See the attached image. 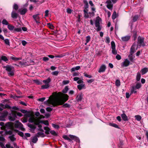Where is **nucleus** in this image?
Listing matches in <instances>:
<instances>
[{"label": "nucleus", "mask_w": 148, "mask_h": 148, "mask_svg": "<svg viewBox=\"0 0 148 148\" xmlns=\"http://www.w3.org/2000/svg\"><path fill=\"white\" fill-rule=\"evenodd\" d=\"M68 96L63 94L60 92L56 94L53 96H50L48 99L45 102L46 104L51 106H55L62 105L68 99Z\"/></svg>", "instance_id": "f257e3e1"}, {"label": "nucleus", "mask_w": 148, "mask_h": 148, "mask_svg": "<svg viewBox=\"0 0 148 148\" xmlns=\"http://www.w3.org/2000/svg\"><path fill=\"white\" fill-rule=\"evenodd\" d=\"M0 125L2 126L1 127V129L5 130L12 129L13 128L14 126L16 128H20L23 131L25 130V128L23 127L22 124L18 121H16L14 125L13 123L8 122L4 125L3 122H0Z\"/></svg>", "instance_id": "f03ea898"}, {"label": "nucleus", "mask_w": 148, "mask_h": 148, "mask_svg": "<svg viewBox=\"0 0 148 148\" xmlns=\"http://www.w3.org/2000/svg\"><path fill=\"white\" fill-rule=\"evenodd\" d=\"M5 68L9 76H11L14 75V69L13 66L8 65L5 66Z\"/></svg>", "instance_id": "7ed1b4c3"}, {"label": "nucleus", "mask_w": 148, "mask_h": 148, "mask_svg": "<svg viewBox=\"0 0 148 148\" xmlns=\"http://www.w3.org/2000/svg\"><path fill=\"white\" fill-rule=\"evenodd\" d=\"M51 79L50 77H48L47 79L44 80L42 81L43 83H45V85H43L41 86V88L42 89H45L48 88L49 86V83L50 82Z\"/></svg>", "instance_id": "20e7f679"}, {"label": "nucleus", "mask_w": 148, "mask_h": 148, "mask_svg": "<svg viewBox=\"0 0 148 148\" xmlns=\"http://www.w3.org/2000/svg\"><path fill=\"white\" fill-rule=\"evenodd\" d=\"M63 138L66 140H68L69 141H71L74 139V136L70 135L69 136L66 135H64L63 136Z\"/></svg>", "instance_id": "39448f33"}, {"label": "nucleus", "mask_w": 148, "mask_h": 148, "mask_svg": "<svg viewBox=\"0 0 148 148\" xmlns=\"http://www.w3.org/2000/svg\"><path fill=\"white\" fill-rule=\"evenodd\" d=\"M34 116L31 117L29 119V121L30 123H34L35 124H38V120Z\"/></svg>", "instance_id": "423d86ee"}, {"label": "nucleus", "mask_w": 148, "mask_h": 148, "mask_svg": "<svg viewBox=\"0 0 148 148\" xmlns=\"http://www.w3.org/2000/svg\"><path fill=\"white\" fill-rule=\"evenodd\" d=\"M144 38L140 36H139L138 39V42L140 44L139 46H140L142 45H143V44L144 43Z\"/></svg>", "instance_id": "0eeeda50"}, {"label": "nucleus", "mask_w": 148, "mask_h": 148, "mask_svg": "<svg viewBox=\"0 0 148 148\" xmlns=\"http://www.w3.org/2000/svg\"><path fill=\"white\" fill-rule=\"evenodd\" d=\"M7 115V113L0 114V120L2 121H5V118Z\"/></svg>", "instance_id": "6e6552de"}, {"label": "nucleus", "mask_w": 148, "mask_h": 148, "mask_svg": "<svg viewBox=\"0 0 148 148\" xmlns=\"http://www.w3.org/2000/svg\"><path fill=\"white\" fill-rule=\"evenodd\" d=\"M83 97V94L82 93L79 94L77 95L76 98V100L78 102L82 100Z\"/></svg>", "instance_id": "1a4fd4ad"}, {"label": "nucleus", "mask_w": 148, "mask_h": 148, "mask_svg": "<svg viewBox=\"0 0 148 148\" xmlns=\"http://www.w3.org/2000/svg\"><path fill=\"white\" fill-rule=\"evenodd\" d=\"M106 69V67L104 65H102L99 69L98 71L99 73L103 72H104Z\"/></svg>", "instance_id": "9d476101"}, {"label": "nucleus", "mask_w": 148, "mask_h": 148, "mask_svg": "<svg viewBox=\"0 0 148 148\" xmlns=\"http://www.w3.org/2000/svg\"><path fill=\"white\" fill-rule=\"evenodd\" d=\"M130 61L127 59H126L123 62V66L124 67H127L130 64Z\"/></svg>", "instance_id": "9b49d317"}, {"label": "nucleus", "mask_w": 148, "mask_h": 148, "mask_svg": "<svg viewBox=\"0 0 148 148\" xmlns=\"http://www.w3.org/2000/svg\"><path fill=\"white\" fill-rule=\"evenodd\" d=\"M33 17L37 23H40L39 21L40 18L38 15H34L33 16Z\"/></svg>", "instance_id": "f8f14e48"}, {"label": "nucleus", "mask_w": 148, "mask_h": 148, "mask_svg": "<svg viewBox=\"0 0 148 148\" xmlns=\"http://www.w3.org/2000/svg\"><path fill=\"white\" fill-rule=\"evenodd\" d=\"M130 38V36H127L123 37L121 39L124 42L127 41L129 40Z\"/></svg>", "instance_id": "ddd939ff"}, {"label": "nucleus", "mask_w": 148, "mask_h": 148, "mask_svg": "<svg viewBox=\"0 0 148 148\" xmlns=\"http://www.w3.org/2000/svg\"><path fill=\"white\" fill-rule=\"evenodd\" d=\"M121 116L122 119L124 121H127L128 120L127 116L125 113H123L121 115Z\"/></svg>", "instance_id": "4468645a"}, {"label": "nucleus", "mask_w": 148, "mask_h": 148, "mask_svg": "<svg viewBox=\"0 0 148 148\" xmlns=\"http://www.w3.org/2000/svg\"><path fill=\"white\" fill-rule=\"evenodd\" d=\"M78 89L79 90H80L83 89H85L86 87L85 86V84H81L78 85L77 86Z\"/></svg>", "instance_id": "2eb2a0df"}, {"label": "nucleus", "mask_w": 148, "mask_h": 148, "mask_svg": "<svg viewBox=\"0 0 148 148\" xmlns=\"http://www.w3.org/2000/svg\"><path fill=\"white\" fill-rule=\"evenodd\" d=\"M148 71V68H145L143 69H142L141 71L142 74V75H143L146 73H147Z\"/></svg>", "instance_id": "dca6fc26"}, {"label": "nucleus", "mask_w": 148, "mask_h": 148, "mask_svg": "<svg viewBox=\"0 0 148 148\" xmlns=\"http://www.w3.org/2000/svg\"><path fill=\"white\" fill-rule=\"evenodd\" d=\"M135 51V49L134 48V45H132L131 48L130 50V55H132V54Z\"/></svg>", "instance_id": "f3484780"}, {"label": "nucleus", "mask_w": 148, "mask_h": 148, "mask_svg": "<svg viewBox=\"0 0 148 148\" xmlns=\"http://www.w3.org/2000/svg\"><path fill=\"white\" fill-rule=\"evenodd\" d=\"M83 2L84 4V8L85 9H87L88 8V4L87 1L86 0H84Z\"/></svg>", "instance_id": "a211bd4d"}, {"label": "nucleus", "mask_w": 148, "mask_h": 148, "mask_svg": "<svg viewBox=\"0 0 148 148\" xmlns=\"http://www.w3.org/2000/svg\"><path fill=\"white\" fill-rule=\"evenodd\" d=\"M13 116H10L9 117V119L11 121H14L15 119V118L16 117V115L15 114H12Z\"/></svg>", "instance_id": "6ab92c4d"}, {"label": "nucleus", "mask_w": 148, "mask_h": 148, "mask_svg": "<svg viewBox=\"0 0 148 148\" xmlns=\"http://www.w3.org/2000/svg\"><path fill=\"white\" fill-rule=\"evenodd\" d=\"M12 17L13 18H16L18 14L17 13L14 11H13L11 14Z\"/></svg>", "instance_id": "aec40b11"}, {"label": "nucleus", "mask_w": 148, "mask_h": 148, "mask_svg": "<svg viewBox=\"0 0 148 148\" xmlns=\"http://www.w3.org/2000/svg\"><path fill=\"white\" fill-rule=\"evenodd\" d=\"M32 141L33 143H36L38 140V138L36 136L32 137L31 138Z\"/></svg>", "instance_id": "412c9836"}, {"label": "nucleus", "mask_w": 148, "mask_h": 148, "mask_svg": "<svg viewBox=\"0 0 148 148\" xmlns=\"http://www.w3.org/2000/svg\"><path fill=\"white\" fill-rule=\"evenodd\" d=\"M8 28L10 31H14V27L11 25H8Z\"/></svg>", "instance_id": "4be33fe9"}, {"label": "nucleus", "mask_w": 148, "mask_h": 148, "mask_svg": "<svg viewBox=\"0 0 148 148\" xmlns=\"http://www.w3.org/2000/svg\"><path fill=\"white\" fill-rule=\"evenodd\" d=\"M109 125L110 126L115 127L116 128H119L118 125L115 123H110Z\"/></svg>", "instance_id": "5701e85b"}, {"label": "nucleus", "mask_w": 148, "mask_h": 148, "mask_svg": "<svg viewBox=\"0 0 148 148\" xmlns=\"http://www.w3.org/2000/svg\"><path fill=\"white\" fill-rule=\"evenodd\" d=\"M139 16L138 15H135L133 18L132 21L133 22L136 21L139 18Z\"/></svg>", "instance_id": "b1692460"}, {"label": "nucleus", "mask_w": 148, "mask_h": 148, "mask_svg": "<svg viewBox=\"0 0 148 148\" xmlns=\"http://www.w3.org/2000/svg\"><path fill=\"white\" fill-rule=\"evenodd\" d=\"M118 16V15L116 14V12L115 11H114L112 15V19L113 20L115 19Z\"/></svg>", "instance_id": "393cba45"}, {"label": "nucleus", "mask_w": 148, "mask_h": 148, "mask_svg": "<svg viewBox=\"0 0 148 148\" xmlns=\"http://www.w3.org/2000/svg\"><path fill=\"white\" fill-rule=\"evenodd\" d=\"M141 76L140 74L138 72L137 73L136 77V80L137 81H139L140 80L141 78Z\"/></svg>", "instance_id": "a878e982"}, {"label": "nucleus", "mask_w": 148, "mask_h": 148, "mask_svg": "<svg viewBox=\"0 0 148 148\" xmlns=\"http://www.w3.org/2000/svg\"><path fill=\"white\" fill-rule=\"evenodd\" d=\"M136 89L134 86L132 87L130 92V95H132L133 92L134 93L137 92V91H136Z\"/></svg>", "instance_id": "bb28decb"}, {"label": "nucleus", "mask_w": 148, "mask_h": 148, "mask_svg": "<svg viewBox=\"0 0 148 148\" xmlns=\"http://www.w3.org/2000/svg\"><path fill=\"white\" fill-rule=\"evenodd\" d=\"M75 141L77 143L76 144L77 145H79L80 140L77 137L75 136Z\"/></svg>", "instance_id": "cd10ccee"}, {"label": "nucleus", "mask_w": 148, "mask_h": 148, "mask_svg": "<svg viewBox=\"0 0 148 148\" xmlns=\"http://www.w3.org/2000/svg\"><path fill=\"white\" fill-rule=\"evenodd\" d=\"M2 60L5 62H6L8 60L6 56H2L0 58V60Z\"/></svg>", "instance_id": "c85d7f7f"}, {"label": "nucleus", "mask_w": 148, "mask_h": 148, "mask_svg": "<svg viewBox=\"0 0 148 148\" xmlns=\"http://www.w3.org/2000/svg\"><path fill=\"white\" fill-rule=\"evenodd\" d=\"M44 130H45V133L46 134H48L50 132V129L47 127H45L44 128Z\"/></svg>", "instance_id": "c756f323"}, {"label": "nucleus", "mask_w": 148, "mask_h": 148, "mask_svg": "<svg viewBox=\"0 0 148 148\" xmlns=\"http://www.w3.org/2000/svg\"><path fill=\"white\" fill-rule=\"evenodd\" d=\"M11 59L15 61H17L21 60V58H19L14 57V56H11L10 57Z\"/></svg>", "instance_id": "7c9ffc66"}, {"label": "nucleus", "mask_w": 148, "mask_h": 148, "mask_svg": "<svg viewBox=\"0 0 148 148\" xmlns=\"http://www.w3.org/2000/svg\"><path fill=\"white\" fill-rule=\"evenodd\" d=\"M27 10L26 8H24L20 11V13L21 14H24L27 12Z\"/></svg>", "instance_id": "2f4dec72"}, {"label": "nucleus", "mask_w": 148, "mask_h": 148, "mask_svg": "<svg viewBox=\"0 0 148 148\" xmlns=\"http://www.w3.org/2000/svg\"><path fill=\"white\" fill-rule=\"evenodd\" d=\"M97 28L96 29L97 32L101 30L102 28V26L100 25L95 26Z\"/></svg>", "instance_id": "473e14b6"}, {"label": "nucleus", "mask_w": 148, "mask_h": 148, "mask_svg": "<svg viewBox=\"0 0 148 148\" xmlns=\"http://www.w3.org/2000/svg\"><path fill=\"white\" fill-rule=\"evenodd\" d=\"M44 134L42 132H39L36 134V136L37 137H43L44 136Z\"/></svg>", "instance_id": "72a5a7b5"}, {"label": "nucleus", "mask_w": 148, "mask_h": 148, "mask_svg": "<svg viewBox=\"0 0 148 148\" xmlns=\"http://www.w3.org/2000/svg\"><path fill=\"white\" fill-rule=\"evenodd\" d=\"M113 6L112 4H108L106 7L108 9L110 10H112Z\"/></svg>", "instance_id": "f704fd0d"}, {"label": "nucleus", "mask_w": 148, "mask_h": 148, "mask_svg": "<svg viewBox=\"0 0 148 148\" xmlns=\"http://www.w3.org/2000/svg\"><path fill=\"white\" fill-rule=\"evenodd\" d=\"M40 122L41 123H43L46 125H49V123L47 121L40 120Z\"/></svg>", "instance_id": "c9c22d12"}, {"label": "nucleus", "mask_w": 148, "mask_h": 148, "mask_svg": "<svg viewBox=\"0 0 148 148\" xmlns=\"http://www.w3.org/2000/svg\"><path fill=\"white\" fill-rule=\"evenodd\" d=\"M136 119L138 121H139L141 119V117L139 115H136L135 116Z\"/></svg>", "instance_id": "e433bc0d"}, {"label": "nucleus", "mask_w": 148, "mask_h": 148, "mask_svg": "<svg viewBox=\"0 0 148 148\" xmlns=\"http://www.w3.org/2000/svg\"><path fill=\"white\" fill-rule=\"evenodd\" d=\"M121 84V83L120 80L119 79H117L115 82V85L117 86H119Z\"/></svg>", "instance_id": "4c0bfd02"}, {"label": "nucleus", "mask_w": 148, "mask_h": 148, "mask_svg": "<svg viewBox=\"0 0 148 148\" xmlns=\"http://www.w3.org/2000/svg\"><path fill=\"white\" fill-rule=\"evenodd\" d=\"M2 23L3 25H8V21L5 19H3L2 22Z\"/></svg>", "instance_id": "58836bf2"}, {"label": "nucleus", "mask_w": 148, "mask_h": 148, "mask_svg": "<svg viewBox=\"0 0 148 148\" xmlns=\"http://www.w3.org/2000/svg\"><path fill=\"white\" fill-rule=\"evenodd\" d=\"M111 48L112 49H115V45L114 41H112L111 42Z\"/></svg>", "instance_id": "ea45409f"}, {"label": "nucleus", "mask_w": 148, "mask_h": 148, "mask_svg": "<svg viewBox=\"0 0 148 148\" xmlns=\"http://www.w3.org/2000/svg\"><path fill=\"white\" fill-rule=\"evenodd\" d=\"M141 84L138 83L136 84L135 87L137 89H139L141 87Z\"/></svg>", "instance_id": "a19ab883"}, {"label": "nucleus", "mask_w": 148, "mask_h": 148, "mask_svg": "<svg viewBox=\"0 0 148 148\" xmlns=\"http://www.w3.org/2000/svg\"><path fill=\"white\" fill-rule=\"evenodd\" d=\"M90 36L88 35L86 37V43H88L90 40Z\"/></svg>", "instance_id": "79ce46f5"}, {"label": "nucleus", "mask_w": 148, "mask_h": 148, "mask_svg": "<svg viewBox=\"0 0 148 148\" xmlns=\"http://www.w3.org/2000/svg\"><path fill=\"white\" fill-rule=\"evenodd\" d=\"M9 138L11 141H13L16 140V138L13 135H12L9 137Z\"/></svg>", "instance_id": "37998d69"}, {"label": "nucleus", "mask_w": 148, "mask_h": 148, "mask_svg": "<svg viewBox=\"0 0 148 148\" xmlns=\"http://www.w3.org/2000/svg\"><path fill=\"white\" fill-rule=\"evenodd\" d=\"M4 40L5 43L8 45H10V42L9 40L8 39H6Z\"/></svg>", "instance_id": "c03bdc74"}, {"label": "nucleus", "mask_w": 148, "mask_h": 148, "mask_svg": "<svg viewBox=\"0 0 148 148\" xmlns=\"http://www.w3.org/2000/svg\"><path fill=\"white\" fill-rule=\"evenodd\" d=\"M21 31V28L17 27L16 28H14V32H20Z\"/></svg>", "instance_id": "a18cd8bd"}, {"label": "nucleus", "mask_w": 148, "mask_h": 148, "mask_svg": "<svg viewBox=\"0 0 148 148\" xmlns=\"http://www.w3.org/2000/svg\"><path fill=\"white\" fill-rule=\"evenodd\" d=\"M59 73V71H55L51 73V74L57 76L58 75Z\"/></svg>", "instance_id": "49530a36"}, {"label": "nucleus", "mask_w": 148, "mask_h": 148, "mask_svg": "<svg viewBox=\"0 0 148 148\" xmlns=\"http://www.w3.org/2000/svg\"><path fill=\"white\" fill-rule=\"evenodd\" d=\"M68 89H69L67 87H65V88L62 90V92L64 93H66Z\"/></svg>", "instance_id": "de8ad7c7"}, {"label": "nucleus", "mask_w": 148, "mask_h": 148, "mask_svg": "<svg viewBox=\"0 0 148 148\" xmlns=\"http://www.w3.org/2000/svg\"><path fill=\"white\" fill-rule=\"evenodd\" d=\"M133 36L134 37V39L135 40L137 38V32H134L133 33Z\"/></svg>", "instance_id": "09e8293b"}, {"label": "nucleus", "mask_w": 148, "mask_h": 148, "mask_svg": "<svg viewBox=\"0 0 148 148\" xmlns=\"http://www.w3.org/2000/svg\"><path fill=\"white\" fill-rule=\"evenodd\" d=\"M28 127L31 128L32 129H35L36 128V127L35 125H33L31 124H29L28 125Z\"/></svg>", "instance_id": "8fccbe9b"}, {"label": "nucleus", "mask_w": 148, "mask_h": 148, "mask_svg": "<svg viewBox=\"0 0 148 148\" xmlns=\"http://www.w3.org/2000/svg\"><path fill=\"white\" fill-rule=\"evenodd\" d=\"M52 126L54 128L57 129H58L60 127L58 125L53 124H52Z\"/></svg>", "instance_id": "3c124183"}, {"label": "nucleus", "mask_w": 148, "mask_h": 148, "mask_svg": "<svg viewBox=\"0 0 148 148\" xmlns=\"http://www.w3.org/2000/svg\"><path fill=\"white\" fill-rule=\"evenodd\" d=\"M50 133L52 135H53L54 136H56L57 134L55 132V131L54 130H52L50 131Z\"/></svg>", "instance_id": "603ef678"}, {"label": "nucleus", "mask_w": 148, "mask_h": 148, "mask_svg": "<svg viewBox=\"0 0 148 148\" xmlns=\"http://www.w3.org/2000/svg\"><path fill=\"white\" fill-rule=\"evenodd\" d=\"M112 53L114 55H116L117 53V52L116 50L115 49H112Z\"/></svg>", "instance_id": "864d4df0"}, {"label": "nucleus", "mask_w": 148, "mask_h": 148, "mask_svg": "<svg viewBox=\"0 0 148 148\" xmlns=\"http://www.w3.org/2000/svg\"><path fill=\"white\" fill-rule=\"evenodd\" d=\"M84 83V82L81 79H79L77 81V83L79 84H82Z\"/></svg>", "instance_id": "5fc2aeb1"}, {"label": "nucleus", "mask_w": 148, "mask_h": 148, "mask_svg": "<svg viewBox=\"0 0 148 148\" xmlns=\"http://www.w3.org/2000/svg\"><path fill=\"white\" fill-rule=\"evenodd\" d=\"M116 58L118 60H119L121 59V56L119 54H117L116 56Z\"/></svg>", "instance_id": "6e6d98bb"}, {"label": "nucleus", "mask_w": 148, "mask_h": 148, "mask_svg": "<svg viewBox=\"0 0 148 148\" xmlns=\"http://www.w3.org/2000/svg\"><path fill=\"white\" fill-rule=\"evenodd\" d=\"M69 83V80H66L63 81L62 82V83L64 85H66Z\"/></svg>", "instance_id": "4d7b16f0"}, {"label": "nucleus", "mask_w": 148, "mask_h": 148, "mask_svg": "<svg viewBox=\"0 0 148 148\" xmlns=\"http://www.w3.org/2000/svg\"><path fill=\"white\" fill-rule=\"evenodd\" d=\"M84 76L86 77L89 78H91L92 77V76L91 75H88L86 73H84Z\"/></svg>", "instance_id": "13d9d810"}, {"label": "nucleus", "mask_w": 148, "mask_h": 148, "mask_svg": "<svg viewBox=\"0 0 148 148\" xmlns=\"http://www.w3.org/2000/svg\"><path fill=\"white\" fill-rule=\"evenodd\" d=\"M123 142L122 140H120V143L119 145V147H121V146L123 145Z\"/></svg>", "instance_id": "bf43d9fd"}, {"label": "nucleus", "mask_w": 148, "mask_h": 148, "mask_svg": "<svg viewBox=\"0 0 148 148\" xmlns=\"http://www.w3.org/2000/svg\"><path fill=\"white\" fill-rule=\"evenodd\" d=\"M18 135H20V136H21V137H23L24 136L23 133L22 132H19L18 133Z\"/></svg>", "instance_id": "052dcab7"}, {"label": "nucleus", "mask_w": 148, "mask_h": 148, "mask_svg": "<svg viewBox=\"0 0 148 148\" xmlns=\"http://www.w3.org/2000/svg\"><path fill=\"white\" fill-rule=\"evenodd\" d=\"M101 20V18L100 17H99V16H98L96 18L95 21L98 22H100V20Z\"/></svg>", "instance_id": "680f3d73"}, {"label": "nucleus", "mask_w": 148, "mask_h": 148, "mask_svg": "<svg viewBox=\"0 0 148 148\" xmlns=\"http://www.w3.org/2000/svg\"><path fill=\"white\" fill-rule=\"evenodd\" d=\"M101 20V18L100 17H99V16H98L96 18L95 21L98 22H100V20Z\"/></svg>", "instance_id": "e2e57ef3"}, {"label": "nucleus", "mask_w": 148, "mask_h": 148, "mask_svg": "<svg viewBox=\"0 0 148 148\" xmlns=\"http://www.w3.org/2000/svg\"><path fill=\"white\" fill-rule=\"evenodd\" d=\"M46 110L47 111L50 112L52 111V109L50 107H48L46 108Z\"/></svg>", "instance_id": "0e129e2a"}, {"label": "nucleus", "mask_w": 148, "mask_h": 148, "mask_svg": "<svg viewBox=\"0 0 148 148\" xmlns=\"http://www.w3.org/2000/svg\"><path fill=\"white\" fill-rule=\"evenodd\" d=\"M14 8L16 10H17L18 8V5L16 4H14Z\"/></svg>", "instance_id": "69168bd1"}, {"label": "nucleus", "mask_w": 148, "mask_h": 148, "mask_svg": "<svg viewBox=\"0 0 148 148\" xmlns=\"http://www.w3.org/2000/svg\"><path fill=\"white\" fill-rule=\"evenodd\" d=\"M72 11V10L70 8H68L67 9V12L68 13L71 14Z\"/></svg>", "instance_id": "338daca9"}, {"label": "nucleus", "mask_w": 148, "mask_h": 148, "mask_svg": "<svg viewBox=\"0 0 148 148\" xmlns=\"http://www.w3.org/2000/svg\"><path fill=\"white\" fill-rule=\"evenodd\" d=\"M5 146L7 148H14L12 147H11L10 144H6Z\"/></svg>", "instance_id": "774afa93"}]
</instances>
